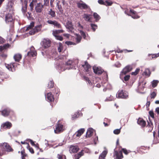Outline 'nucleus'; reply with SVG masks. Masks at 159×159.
I'll use <instances>...</instances> for the list:
<instances>
[{
    "label": "nucleus",
    "instance_id": "62",
    "mask_svg": "<svg viewBox=\"0 0 159 159\" xmlns=\"http://www.w3.org/2000/svg\"><path fill=\"white\" fill-rule=\"evenodd\" d=\"M115 66L117 67H119L121 66V64L119 62H116L115 64Z\"/></svg>",
    "mask_w": 159,
    "mask_h": 159
},
{
    "label": "nucleus",
    "instance_id": "42",
    "mask_svg": "<svg viewBox=\"0 0 159 159\" xmlns=\"http://www.w3.org/2000/svg\"><path fill=\"white\" fill-rule=\"evenodd\" d=\"M139 70V68H137L135 71L132 72V73H131L132 75H136L138 73Z\"/></svg>",
    "mask_w": 159,
    "mask_h": 159
},
{
    "label": "nucleus",
    "instance_id": "45",
    "mask_svg": "<svg viewBox=\"0 0 159 159\" xmlns=\"http://www.w3.org/2000/svg\"><path fill=\"white\" fill-rule=\"evenodd\" d=\"M120 129H120H117L114 130L113 131L114 133L116 134H119L120 132Z\"/></svg>",
    "mask_w": 159,
    "mask_h": 159
},
{
    "label": "nucleus",
    "instance_id": "31",
    "mask_svg": "<svg viewBox=\"0 0 159 159\" xmlns=\"http://www.w3.org/2000/svg\"><path fill=\"white\" fill-rule=\"evenodd\" d=\"M37 2V0H32V1L31 2L30 6V7L31 10H33L34 6L36 3Z\"/></svg>",
    "mask_w": 159,
    "mask_h": 159
},
{
    "label": "nucleus",
    "instance_id": "24",
    "mask_svg": "<svg viewBox=\"0 0 159 159\" xmlns=\"http://www.w3.org/2000/svg\"><path fill=\"white\" fill-rule=\"evenodd\" d=\"M84 129H81L78 130L75 134L76 137H79L84 132Z\"/></svg>",
    "mask_w": 159,
    "mask_h": 159
},
{
    "label": "nucleus",
    "instance_id": "60",
    "mask_svg": "<svg viewBox=\"0 0 159 159\" xmlns=\"http://www.w3.org/2000/svg\"><path fill=\"white\" fill-rule=\"evenodd\" d=\"M114 98H113V97L112 96H111L109 98H107L105 100V101H111L114 100Z\"/></svg>",
    "mask_w": 159,
    "mask_h": 159
},
{
    "label": "nucleus",
    "instance_id": "49",
    "mask_svg": "<svg viewBox=\"0 0 159 159\" xmlns=\"http://www.w3.org/2000/svg\"><path fill=\"white\" fill-rule=\"evenodd\" d=\"M57 8L59 9V11L61 12L62 13L63 11V10H62V8L61 7V5H60L58 3L57 4Z\"/></svg>",
    "mask_w": 159,
    "mask_h": 159
},
{
    "label": "nucleus",
    "instance_id": "63",
    "mask_svg": "<svg viewBox=\"0 0 159 159\" xmlns=\"http://www.w3.org/2000/svg\"><path fill=\"white\" fill-rule=\"evenodd\" d=\"M149 114L150 116L152 118H154V114L153 112L152 111H150L149 112Z\"/></svg>",
    "mask_w": 159,
    "mask_h": 159
},
{
    "label": "nucleus",
    "instance_id": "51",
    "mask_svg": "<svg viewBox=\"0 0 159 159\" xmlns=\"http://www.w3.org/2000/svg\"><path fill=\"white\" fill-rule=\"evenodd\" d=\"M56 20H53V21H52V20H48L47 21V22L49 24H51V25H54V23H55V22Z\"/></svg>",
    "mask_w": 159,
    "mask_h": 159
},
{
    "label": "nucleus",
    "instance_id": "17",
    "mask_svg": "<svg viewBox=\"0 0 159 159\" xmlns=\"http://www.w3.org/2000/svg\"><path fill=\"white\" fill-rule=\"evenodd\" d=\"M45 96L46 99L48 101L51 102L54 100L53 96L51 93H48Z\"/></svg>",
    "mask_w": 159,
    "mask_h": 159
},
{
    "label": "nucleus",
    "instance_id": "58",
    "mask_svg": "<svg viewBox=\"0 0 159 159\" xmlns=\"http://www.w3.org/2000/svg\"><path fill=\"white\" fill-rule=\"evenodd\" d=\"M49 0H44V5L46 6H48L49 4Z\"/></svg>",
    "mask_w": 159,
    "mask_h": 159
},
{
    "label": "nucleus",
    "instance_id": "25",
    "mask_svg": "<svg viewBox=\"0 0 159 159\" xmlns=\"http://www.w3.org/2000/svg\"><path fill=\"white\" fill-rule=\"evenodd\" d=\"M138 124L140 125L143 127L145 126L146 122L143 119L141 118H139L137 121Z\"/></svg>",
    "mask_w": 159,
    "mask_h": 159
},
{
    "label": "nucleus",
    "instance_id": "35",
    "mask_svg": "<svg viewBox=\"0 0 159 159\" xmlns=\"http://www.w3.org/2000/svg\"><path fill=\"white\" fill-rule=\"evenodd\" d=\"M57 157L58 159H66V156L63 154H58Z\"/></svg>",
    "mask_w": 159,
    "mask_h": 159
},
{
    "label": "nucleus",
    "instance_id": "50",
    "mask_svg": "<svg viewBox=\"0 0 159 159\" xmlns=\"http://www.w3.org/2000/svg\"><path fill=\"white\" fill-rule=\"evenodd\" d=\"M56 20H53V21H52V20H48L47 21V22L49 24H51V25H54V23H55V22Z\"/></svg>",
    "mask_w": 159,
    "mask_h": 159
},
{
    "label": "nucleus",
    "instance_id": "40",
    "mask_svg": "<svg viewBox=\"0 0 159 159\" xmlns=\"http://www.w3.org/2000/svg\"><path fill=\"white\" fill-rule=\"evenodd\" d=\"M9 46V45L8 44L3 45V46H0V51H2L3 50L6 49L7 47H8Z\"/></svg>",
    "mask_w": 159,
    "mask_h": 159
},
{
    "label": "nucleus",
    "instance_id": "2",
    "mask_svg": "<svg viewBox=\"0 0 159 159\" xmlns=\"http://www.w3.org/2000/svg\"><path fill=\"white\" fill-rule=\"evenodd\" d=\"M51 41L48 39H44L41 42V44L44 48H47L51 45Z\"/></svg>",
    "mask_w": 159,
    "mask_h": 159
},
{
    "label": "nucleus",
    "instance_id": "43",
    "mask_svg": "<svg viewBox=\"0 0 159 159\" xmlns=\"http://www.w3.org/2000/svg\"><path fill=\"white\" fill-rule=\"evenodd\" d=\"M49 14L52 16L54 17L55 16V13L54 11H52V9H50L49 11Z\"/></svg>",
    "mask_w": 159,
    "mask_h": 159
},
{
    "label": "nucleus",
    "instance_id": "48",
    "mask_svg": "<svg viewBox=\"0 0 159 159\" xmlns=\"http://www.w3.org/2000/svg\"><path fill=\"white\" fill-rule=\"evenodd\" d=\"M80 34L81 35L83 36V38L84 39H85V38L86 37V35L85 34V33L83 32V31L80 30Z\"/></svg>",
    "mask_w": 159,
    "mask_h": 159
},
{
    "label": "nucleus",
    "instance_id": "53",
    "mask_svg": "<svg viewBox=\"0 0 159 159\" xmlns=\"http://www.w3.org/2000/svg\"><path fill=\"white\" fill-rule=\"evenodd\" d=\"M130 77V76L129 75H126L124 77V80L125 81H127L129 80Z\"/></svg>",
    "mask_w": 159,
    "mask_h": 159
},
{
    "label": "nucleus",
    "instance_id": "34",
    "mask_svg": "<svg viewBox=\"0 0 159 159\" xmlns=\"http://www.w3.org/2000/svg\"><path fill=\"white\" fill-rule=\"evenodd\" d=\"M143 74L146 76H149L150 74V72L149 69H146L143 72Z\"/></svg>",
    "mask_w": 159,
    "mask_h": 159
},
{
    "label": "nucleus",
    "instance_id": "37",
    "mask_svg": "<svg viewBox=\"0 0 159 159\" xmlns=\"http://www.w3.org/2000/svg\"><path fill=\"white\" fill-rule=\"evenodd\" d=\"M54 26L57 28H61V25L60 24L58 23L56 20L54 23Z\"/></svg>",
    "mask_w": 159,
    "mask_h": 159
},
{
    "label": "nucleus",
    "instance_id": "57",
    "mask_svg": "<svg viewBox=\"0 0 159 159\" xmlns=\"http://www.w3.org/2000/svg\"><path fill=\"white\" fill-rule=\"evenodd\" d=\"M55 37L56 39H57V40H59L60 41H61L63 40V38L61 36L57 35Z\"/></svg>",
    "mask_w": 159,
    "mask_h": 159
},
{
    "label": "nucleus",
    "instance_id": "61",
    "mask_svg": "<svg viewBox=\"0 0 159 159\" xmlns=\"http://www.w3.org/2000/svg\"><path fill=\"white\" fill-rule=\"evenodd\" d=\"M53 35L55 36L56 37L57 35V34H58L57 30H56L55 31H53L52 33Z\"/></svg>",
    "mask_w": 159,
    "mask_h": 159
},
{
    "label": "nucleus",
    "instance_id": "32",
    "mask_svg": "<svg viewBox=\"0 0 159 159\" xmlns=\"http://www.w3.org/2000/svg\"><path fill=\"white\" fill-rule=\"evenodd\" d=\"M76 36L75 40L76 42L77 43H79L80 42L82 38L81 36L78 34H76Z\"/></svg>",
    "mask_w": 159,
    "mask_h": 159
},
{
    "label": "nucleus",
    "instance_id": "6",
    "mask_svg": "<svg viewBox=\"0 0 159 159\" xmlns=\"http://www.w3.org/2000/svg\"><path fill=\"white\" fill-rule=\"evenodd\" d=\"M93 70L94 72L96 74L100 75L103 72V70L100 67L97 66H95L93 67Z\"/></svg>",
    "mask_w": 159,
    "mask_h": 159
},
{
    "label": "nucleus",
    "instance_id": "21",
    "mask_svg": "<svg viewBox=\"0 0 159 159\" xmlns=\"http://www.w3.org/2000/svg\"><path fill=\"white\" fill-rule=\"evenodd\" d=\"M94 129L92 128H89L86 132V137H90L93 134Z\"/></svg>",
    "mask_w": 159,
    "mask_h": 159
},
{
    "label": "nucleus",
    "instance_id": "1",
    "mask_svg": "<svg viewBox=\"0 0 159 159\" xmlns=\"http://www.w3.org/2000/svg\"><path fill=\"white\" fill-rule=\"evenodd\" d=\"M34 26V23L33 22H31L30 25L26 28L25 31H29L30 34L32 35L41 30L42 28L41 25H37L35 27Z\"/></svg>",
    "mask_w": 159,
    "mask_h": 159
},
{
    "label": "nucleus",
    "instance_id": "46",
    "mask_svg": "<svg viewBox=\"0 0 159 159\" xmlns=\"http://www.w3.org/2000/svg\"><path fill=\"white\" fill-rule=\"evenodd\" d=\"M54 86V83L53 81H50L48 84V87L49 88H52Z\"/></svg>",
    "mask_w": 159,
    "mask_h": 159
},
{
    "label": "nucleus",
    "instance_id": "55",
    "mask_svg": "<svg viewBox=\"0 0 159 159\" xmlns=\"http://www.w3.org/2000/svg\"><path fill=\"white\" fill-rule=\"evenodd\" d=\"M156 96V94L155 92H153L151 94V97L152 98H154Z\"/></svg>",
    "mask_w": 159,
    "mask_h": 159
},
{
    "label": "nucleus",
    "instance_id": "59",
    "mask_svg": "<svg viewBox=\"0 0 159 159\" xmlns=\"http://www.w3.org/2000/svg\"><path fill=\"white\" fill-rule=\"evenodd\" d=\"M84 79L85 80L88 82L89 84H91V81L89 80V79L87 77L84 76Z\"/></svg>",
    "mask_w": 159,
    "mask_h": 159
},
{
    "label": "nucleus",
    "instance_id": "41",
    "mask_svg": "<svg viewBox=\"0 0 159 159\" xmlns=\"http://www.w3.org/2000/svg\"><path fill=\"white\" fill-rule=\"evenodd\" d=\"M91 26L93 31H95L96 30L97 28V26L96 25L91 24Z\"/></svg>",
    "mask_w": 159,
    "mask_h": 159
},
{
    "label": "nucleus",
    "instance_id": "4",
    "mask_svg": "<svg viewBox=\"0 0 159 159\" xmlns=\"http://www.w3.org/2000/svg\"><path fill=\"white\" fill-rule=\"evenodd\" d=\"M12 126V124L9 122H7L2 124L1 127V131H4V129H9Z\"/></svg>",
    "mask_w": 159,
    "mask_h": 159
},
{
    "label": "nucleus",
    "instance_id": "56",
    "mask_svg": "<svg viewBox=\"0 0 159 159\" xmlns=\"http://www.w3.org/2000/svg\"><path fill=\"white\" fill-rule=\"evenodd\" d=\"M78 116V113H75L72 116V119L73 120H74L77 118Z\"/></svg>",
    "mask_w": 159,
    "mask_h": 159
},
{
    "label": "nucleus",
    "instance_id": "54",
    "mask_svg": "<svg viewBox=\"0 0 159 159\" xmlns=\"http://www.w3.org/2000/svg\"><path fill=\"white\" fill-rule=\"evenodd\" d=\"M66 44H67V45H71L72 44L73 45H75L76 44L75 43H72V42L70 41H66L65 42Z\"/></svg>",
    "mask_w": 159,
    "mask_h": 159
},
{
    "label": "nucleus",
    "instance_id": "19",
    "mask_svg": "<svg viewBox=\"0 0 159 159\" xmlns=\"http://www.w3.org/2000/svg\"><path fill=\"white\" fill-rule=\"evenodd\" d=\"M5 20L6 23L11 22L12 21L13 18L11 14L9 13L6 15Z\"/></svg>",
    "mask_w": 159,
    "mask_h": 159
},
{
    "label": "nucleus",
    "instance_id": "9",
    "mask_svg": "<svg viewBox=\"0 0 159 159\" xmlns=\"http://www.w3.org/2000/svg\"><path fill=\"white\" fill-rule=\"evenodd\" d=\"M130 12L132 15L129 14L126 11H125V13L129 16H131L134 19H137L139 17V16L136 14V12L134 10L130 9Z\"/></svg>",
    "mask_w": 159,
    "mask_h": 159
},
{
    "label": "nucleus",
    "instance_id": "15",
    "mask_svg": "<svg viewBox=\"0 0 159 159\" xmlns=\"http://www.w3.org/2000/svg\"><path fill=\"white\" fill-rule=\"evenodd\" d=\"M66 64L67 66H70V67H68V69H74L75 66L76 65V63L74 61H73L72 60H69L66 63Z\"/></svg>",
    "mask_w": 159,
    "mask_h": 159
},
{
    "label": "nucleus",
    "instance_id": "26",
    "mask_svg": "<svg viewBox=\"0 0 159 159\" xmlns=\"http://www.w3.org/2000/svg\"><path fill=\"white\" fill-rule=\"evenodd\" d=\"M83 66L84 67L85 70L87 72H89L90 69V66L87 62H85V64L83 65Z\"/></svg>",
    "mask_w": 159,
    "mask_h": 159
},
{
    "label": "nucleus",
    "instance_id": "39",
    "mask_svg": "<svg viewBox=\"0 0 159 159\" xmlns=\"http://www.w3.org/2000/svg\"><path fill=\"white\" fill-rule=\"evenodd\" d=\"M22 159H25V157L27 156V155L25 153L24 151H22L21 152Z\"/></svg>",
    "mask_w": 159,
    "mask_h": 159
},
{
    "label": "nucleus",
    "instance_id": "16",
    "mask_svg": "<svg viewBox=\"0 0 159 159\" xmlns=\"http://www.w3.org/2000/svg\"><path fill=\"white\" fill-rule=\"evenodd\" d=\"M77 5L78 7L81 9H86L88 7L87 4L82 2H77Z\"/></svg>",
    "mask_w": 159,
    "mask_h": 159
},
{
    "label": "nucleus",
    "instance_id": "33",
    "mask_svg": "<svg viewBox=\"0 0 159 159\" xmlns=\"http://www.w3.org/2000/svg\"><path fill=\"white\" fill-rule=\"evenodd\" d=\"M152 55V58L150 57V58H148L149 60H151L152 59L156 58L159 56V53L157 54H148V56L149 57L150 56Z\"/></svg>",
    "mask_w": 159,
    "mask_h": 159
},
{
    "label": "nucleus",
    "instance_id": "38",
    "mask_svg": "<svg viewBox=\"0 0 159 159\" xmlns=\"http://www.w3.org/2000/svg\"><path fill=\"white\" fill-rule=\"evenodd\" d=\"M93 16L96 21H98L100 18L98 15L96 13H94Z\"/></svg>",
    "mask_w": 159,
    "mask_h": 159
},
{
    "label": "nucleus",
    "instance_id": "28",
    "mask_svg": "<svg viewBox=\"0 0 159 159\" xmlns=\"http://www.w3.org/2000/svg\"><path fill=\"white\" fill-rule=\"evenodd\" d=\"M84 154L83 150H82L81 152H80L78 153L75 155L74 158V159H79L80 157L83 155Z\"/></svg>",
    "mask_w": 159,
    "mask_h": 159
},
{
    "label": "nucleus",
    "instance_id": "22",
    "mask_svg": "<svg viewBox=\"0 0 159 159\" xmlns=\"http://www.w3.org/2000/svg\"><path fill=\"white\" fill-rule=\"evenodd\" d=\"M22 57L21 55L19 53L15 54L14 56V59L15 61L19 62L21 59Z\"/></svg>",
    "mask_w": 159,
    "mask_h": 159
},
{
    "label": "nucleus",
    "instance_id": "11",
    "mask_svg": "<svg viewBox=\"0 0 159 159\" xmlns=\"http://www.w3.org/2000/svg\"><path fill=\"white\" fill-rule=\"evenodd\" d=\"M64 130V128L63 125L61 124H58L56 128V129L54 130L55 133L57 134Z\"/></svg>",
    "mask_w": 159,
    "mask_h": 159
},
{
    "label": "nucleus",
    "instance_id": "18",
    "mask_svg": "<svg viewBox=\"0 0 159 159\" xmlns=\"http://www.w3.org/2000/svg\"><path fill=\"white\" fill-rule=\"evenodd\" d=\"M114 156H115L117 159H122L123 158V156L121 151L118 152L117 151H115Z\"/></svg>",
    "mask_w": 159,
    "mask_h": 159
},
{
    "label": "nucleus",
    "instance_id": "52",
    "mask_svg": "<svg viewBox=\"0 0 159 159\" xmlns=\"http://www.w3.org/2000/svg\"><path fill=\"white\" fill-rule=\"evenodd\" d=\"M122 151L126 155L128 154L130 152L129 151H127L126 149L125 148H123L122 149Z\"/></svg>",
    "mask_w": 159,
    "mask_h": 159
},
{
    "label": "nucleus",
    "instance_id": "5",
    "mask_svg": "<svg viewBox=\"0 0 159 159\" xmlns=\"http://www.w3.org/2000/svg\"><path fill=\"white\" fill-rule=\"evenodd\" d=\"M132 69V67L131 66H127L124 68L121 71L120 75L121 77V76L123 75H125L127 73L130 71Z\"/></svg>",
    "mask_w": 159,
    "mask_h": 159
},
{
    "label": "nucleus",
    "instance_id": "12",
    "mask_svg": "<svg viewBox=\"0 0 159 159\" xmlns=\"http://www.w3.org/2000/svg\"><path fill=\"white\" fill-rule=\"evenodd\" d=\"M1 145L7 151L11 152L13 150L9 144L6 143H4L1 144Z\"/></svg>",
    "mask_w": 159,
    "mask_h": 159
},
{
    "label": "nucleus",
    "instance_id": "30",
    "mask_svg": "<svg viewBox=\"0 0 159 159\" xmlns=\"http://www.w3.org/2000/svg\"><path fill=\"white\" fill-rule=\"evenodd\" d=\"M63 49V47L61 43H59L57 46V50L59 52H61Z\"/></svg>",
    "mask_w": 159,
    "mask_h": 159
},
{
    "label": "nucleus",
    "instance_id": "27",
    "mask_svg": "<svg viewBox=\"0 0 159 159\" xmlns=\"http://www.w3.org/2000/svg\"><path fill=\"white\" fill-rule=\"evenodd\" d=\"M107 153V151H104L100 155L99 157V159H105V157H106Z\"/></svg>",
    "mask_w": 159,
    "mask_h": 159
},
{
    "label": "nucleus",
    "instance_id": "14",
    "mask_svg": "<svg viewBox=\"0 0 159 159\" xmlns=\"http://www.w3.org/2000/svg\"><path fill=\"white\" fill-rule=\"evenodd\" d=\"M79 150V148L77 146L71 145L70 147L69 151L70 153H75Z\"/></svg>",
    "mask_w": 159,
    "mask_h": 159
},
{
    "label": "nucleus",
    "instance_id": "29",
    "mask_svg": "<svg viewBox=\"0 0 159 159\" xmlns=\"http://www.w3.org/2000/svg\"><path fill=\"white\" fill-rule=\"evenodd\" d=\"M27 2L28 1H26V0H25L24 1L25 6H23L22 7V11L24 13H25L26 12L27 5Z\"/></svg>",
    "mask_w": 159,
    "mask_h": 159
},
{
    "label": "nucleus",
    "instance_id": "23",
    "mask_svg": "<svg viewBox=\"0 0 159 159\" xmlns=\"http://www.w3.org/2000/svg\"><path fill=\"white\" fill-rule=\"evenodd\" d=\"M10 112V111L9 109H6L2 111V114L3 116H7L9 115Z\"/></svg>",
    "mask_w": 159,
    "mask_h": 159
},
{
    "label": "nucleus",
    "instance_id": "10",
    "mask_svg": "<svg viewBox=\"0 0 159 159\" xmlns=\"http://www.w3.org/2000/svg\"><path fill=\"white\" fill-rule=\"evenodd\" d=\"M16 63H11L10 64H5V66L10 71H14L15 70V66Z\"/></svg>",
    "mask_w": 159,
    "mask_h": 159
},
{
    "label": "nucleus",
    "instance_id": "47",
    "mask_svg": "<svg viewBox=\"0 0 159 159\" xmlns=\"http://www.w3.org/2000/svg\"><path fill=\"white\" fill-rule=\"evenodd\" d=\"M105 3H106V5L107 6H111L112 4V2L110 1H105Z\"/></svg>",
    "mask_w": 159,
    "mask_h": 159
},
{
    "label": "nucleus",
    "instance_id": "7",
    "mask_svg": "<svg viewBox=\"0 0 159 159\" xmlns=\"http://www.w3.org/2000/svg\"><path fill=\"white\" fill-rule=\"evenodd\" d=\"M66 28L69 30V31L71 32H73L74 29V27L71 21L68 20L66 22Z\"/></svg>",
    "mask_w": 159,
    "mask_h": 159
},
{
    "label": "nucleus",
    "instance_id": "36",
    "mask_svg": "<svg viewBox=\"0 0 159 159\" xmlns=\"http://www.w3.org/2000/svg\"><path fill=\"white\" fill-rule=\"evenodd\" d=\"M158 83V81L157 80H154L152 82V86L154 88L156 87L157 84Z\"/></svg>",
    "mask_w": 159,
    "mask_h": 159
},
{
    "label": "nucleus",
    "instance_id": "64",
    "mask_svg": "<svg viewBox=\"0 0 159 159\" xmlns=\"http://www.w3.org/2000/svg\"><path fill=\"white\" fill-rule=\"evenodd\" d=\"M98 2L99 4H101L106 5V4L102 0H98Z\"/></svg>",
    "mask_w": 159,
    "mask_h": 159
},
{
    "label": "nucleus",
    "instance_id": "44",
    "mask_svg": "<svg viewBox=\"0 0 159 159\" xmlns=\"http://www.w3.org/2000/svg\"><path fill=\"white\" fill-rule=\"evenodd\" d=\"M27 148L29 150V151L32 154H33L34 153V151L33 149L31 147H30L29 146V145L28 144V146L27 147Z\"/></svg>",
    "mask_w": 159,
    "mask_h": 159
},
{
    "label": "nucleus",
    "instance_id": "8",
    "mask_svg": "<svg viewBox=\"0 0 159 159\" xmlns=\"http://www.w3.org/2000/svg\"><path fill=\"white\" fill-rule=\"evenodd\" d=\"M43 5L41 3H38L35 7V10L37 12H41L43 10Z\"/></svg>",
    "mask_w": 159,
    "mask_h": 159
},
{
    "label": "nucleus",
    "instance_id": "20",
    "mask_svg": "<svg viewBox=\"0 0 159 159\" xmlns=\"http://www.w3.org/2000/svg\"><path fill=\"white\" fill-rule=\"evenodd\" d=\"M83 17L84 20L87 21H90L91 18V15L84 13L82 15Z\"/></svg>",
    "mask_w": 159,
    "mask_h": 159
},
{
    "label": "nucleus",
    "instance_id": "13",
    "mask_svg": "<svg viewBox=\"0 0 159 159\" xmlns=\"http://www.w3.org/2000/svg\"><path fill=\"white\" fill-rule=\"evenodd\" d=\"M37 54L36 51H35L34 47L31 46L30 48V51L28 52V55L29 56L34 57L36 56Z\"/></svg>",
    "mask_w": 159,
    "mask_h": 159
},
{
    "label": "nucleus",
    "instance_id": "3",
    "mask_svg": "<svg viewBox=\"0 0 159 159\" xmlns=\"http://www.w3.org/2000/svg\"><path fill=\"white\" fill-rule=\"evenodd\" d=\"M116 97L118 98H126L128 97V93L123 90L119 91L116 95Z\"/></svg>",
    "mask_w": 159,
    "mask_h": 159
}]
</instances>
